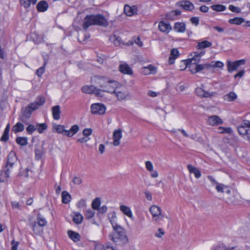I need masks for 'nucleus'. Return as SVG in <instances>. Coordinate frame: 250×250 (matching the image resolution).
Masks as SVG:
<instances>
[{
    "label": "nucleus",
    "instance_id": "obj_55",
    "mask_svg": "<svg viewBox=\"0 0 250 250\" xmlns=\"http://www.w3.org/2000/svg\"><path fill=\"white\" fill-rule=\"evenodd\" d=\"M165 234V231L162 229H159L155 233V236L158 238H161Z\"/></svg>",
    "mask_w": 250,
    "mask_h": 250
},
{
    "label": "nucleus",
    "instance_id": "obj_47",
    "mask_svg": "<svg viewBox=\"0 0 250 250\" xmlns=\"http://www.w3.org/2000/svg\"><path fill=\"white\" fill-rule=\"evenodd\" d=\"M193 56L192 57V58L194 59V60L200 62V58L202 56H203L205 54V51H203L200 53H198L197 52H195L193 53Z\"/></svg>",
    "mask_w": 250,
    "mask_h": 250
},
{
    "label": "nucleus",
    "instance_id": "obj_39",
    "mask_svg": "<svg viewBox=\"0 0 250 250\" xmlns=\"http://www.w3.org/2000/svg\"><path fill=\"white\" fill-rule=\"evenodd\" d=\"M16 142L19 145L24 146L28 144V140L26 137H19L16 139Z\"/></svg>",
    "mask_w": 250,
    "mask_h": 250
},
{
    "label": "nucleus",
    "instance_id": "obj_34",
    "mask_svg": "<svg viewBox=\"0 0 250 250\" xmlns=\"http://www.w3.org/2000/svg\"><path fill=\"white\" fill-rule=\"evenodd\" d=\"M181 5L185 9L188 10H191L194 7V5L192 3L188 0L182 1Z\"/></svg>",
    "mask_w": 250,
    "mask_h": 250
},
{
    "label": "nucleus",
    "instance_id": "obj_2",
    "mask_svg": "<svg viewBox=\"0 0 250 250\" xmlns=\"http://www.w3.org/2000/svg\"><path fill=\"white\" fill-rule=\"evenodd\" d=\"M95 25L106 27L108 23L105 17L101 14L86 15L83 21V29L86 30L89 26Z\"/></svg>",
    "mask_w": 250,
    "mask_h": 250
},
{
    "label": "nucleus",
    "instance_id": "obj_64",
    "mask_svg": "<svg viewBox=\"0 0 250 250\" xmlns=\"http://www.w3.org/2000/svg\"><path fill=\"white\" fill-rule=\"evenodd\" d=\"M89 140H90V138L89 137H87L84 136V137H83L82 138L78 139L77 141L78 142L81 143H85V142H87Z\"/></svg>",
    "mask_w": 250,
    "mask_h": 250
},
{
    "label": "nucleus",
    "instance_id": "obj_27",
    "mask_svg": "<svg viewBox=\"0 0 250 250\" xmlns=\"http://www.w3.org/2000/svg\"><path fill=\"white\" fill-rule=\"evenodd\" d=\"M34 222H36L39 226L42 227H44L47 224V221L45 218L43 217L40 213H38L37 216V221Z\"/></svg>",
    "mask_w": 250,
    "mask_h": 250
},
{
    "label": "nucleus",
    "instance_id": "obj_59",
    "mask_svg": "<svg viewBox=\"0 0 250 250\" xmlns=\"http://www.w3.org/2000/svg\"><path fill=\"white\" fill-rule=\"evenodd\" d=\"M190 21L191 22L194 24L195 26H197L199 24V19L198 17H193L190 18Z\"/></svg>",
    "mask_w": 250,
    "mask_h": 250
},
{
    "label": "nucleus",
    "instance_id": "obj_40",
    "mask_svg": "<svg viewBox=\"0 0 250 250\" xmlns=\"http://www.w3.org/2000/svg\"><path fill=\"white\" fill-rule=\"evenodd\" d=\"M101 205V199L99 197L96 198L92 202L91 206L94 210H98Z\"/></svg>",
    "mask_w": 250,
    "mask_h": 250
},
{
    "label": "nucleus",
    "instance_id": "obj_26",
    "mask_svg": "<svg viewBox=\"0 0 250 250\" xmlns=\"http://www.w3.org/2000/svg\"><path fill=\"white\" fill-rule=\"evenodd\" d=\"M120 209L124 214L130 218H132L133 214L129 207L125 205H121L120 207Z\"/></svg>",
    "mask_w": 250,
    "mask_h": 250
},
{
    "label": "nucleus",
    "instance_id": "obj_10",
    "mask_svg": "<svg viewBox=\"0 0 250 250\" xmlns=\"http://www.w3.org/2000/svg\"><path fill=\"white\" fill-rule=\"evenodd\" d=\"M17 161V157L16 153L14 151H11L7 157V162L6 167H7V171L9 170V168L12 167L14 164Z\"/></svg>",
    "mask_w": 250,
    "mask_h": 250
},
{
    "label": "nucleus",
    "instance_id": "obj_41",
    "mask_svg": "<svg viewBox=\"0 0 250 250\" xmlns=\"http://www.w3.org/2000/svg\"><path fill=\"white\" fill-rule=\"evenodd\" d=\"M54 128L56 130L57 133L62 134L65 136V131H67V130L64 129V126L63 125H57L54 127Z\"/></svg>",
    "mask_w": 250,
    "mask_h": 250
},
{
    "label": "nucleus",
    "instance_id": "obj_3",
    "mask_svg": "<svg viewBox=\"0 0 250 250\" xmlns=\"http://www.w3.org/2000/svg\"><path fill=\"white\" fill-rule=\"evenodd\" d=\"M45 101L43 96H38L35 101L29 104L24 109L22 110V115L20 117L21 121L25 123L30 118L32 112L42 105Z\"/></svg>",
    "mask_w": 250,
    "mask_h": 250
},
{
    "label": "nucleus",
    "instance_id": "obj_24",
    "mask_svg": "<svg viewBox=\"0 0 250 250\" xmlns=\"http://www.w3.org/2000/svg\"><path fill=\"white\" fill-rule=\"evenodd\" d=\"M61 107L59 105H56L52 107V112L53 118L58 120L60 118Z\"/></svg>",
    "mask_w": 250,
    "mask_h": 250
},
{
    "label": "nucleus",
    "instance_id": "obj_38",
    "mask_svg": "<svg viewBox=\"0 0 250 250\" xmlns=\"http://www.w3.org/2000/svg\"><path fill=\"white\" fill-rule=\"evenodd\" d=\"M10 130V125L8 124L5 128L4 133L1 138V140L4 142H6L9 139V132Z\"/></svg>",
    "mask_w": 250,
    "mask_h": 250
},
{
    "label": "nucleus",
    "instance_id": "obj_22",
    "mask_svg": "<svg viewBox=\"0 0 250 250\" xmlns=\"http://www.w3.org/2000/svg\"><path fill=\"white\" fill-rule=\"evenodd\" d=\"M48 4L46 1H40L37 5V9L39 12H44L47 10Z\"/></svg>",
    "mask_w": 250,
    "mask_h": 250
},
{
    "label": "nucleus",
    "instance_id": "obj_11",
    "mask_svg": "<svg viewBox=\"0 0 250 250\" xmlns=\"http://www.w3.org/2000/svg\"><path fill=\"white\" fill-rule=\"evenodd\" d=\"M199 62L194 60V59L192 58L191 59L188 60L186 62V67H188L189 69V71L192 73L194 74L197 73L196 71V66L197 63Z\"/></svg>",
    "mask_w": 250,
    "mask_h": 250
},
{
    "label": "nucleus",
    "instance_id": "obj_5",
    "mask_svg": "<svg viewBox=\"0 0 250 250\" xmlns=\"http://www.w3.org/2000/svg\"><path fill=\"white\" fill-rule=\"evenodd\" d=\"M92 83L99 85L102 88H104L109 84V79L106 77L100 76H95L91 78Z\"/></svg>",
    "mask_w": 250,
    "mask_h": 250
},
{
    "label": "nucleus",
    "instance_id": "obj_25",
    "mask_svg": "<svg viewBox=\"0 0 250 250\" xmlns=\"http://www.w3.org/2000/svg\"><path fill=\"white\" fill-rule=\"evenodd\" d=\"M174 29L177 32L183 33L186 30V25L184 22H176L174 26Z\"/></svg>",
    "mask_w": 250,
    "mask_h": 250
},
{
    "label": "nucleus",
    "instance_id": "obj_8",
    "mask_svg": "<svg viewBox=\"0 0 250 250\" xmlns=\"http://www.w3.org/2000/svg\"><path fill=\"white\" fill-rule=\"evenodd\" d=\"M91 112L93 114L103 115L106 110L105 106L102 104H93L91 106Z\"/></svg>",
    "mask_w": 250,
    "mask_h": 250
},
{
    "label": "nucleus",
    "instance_id": "obj_14",
    "mask_svg": "<svg viewBox=\"0 0 250 250\" xmlns=\"http://www.w3.org/2000/svg\"><path fill=\"white\" fill-rule=\"evenodd\" d=\"M122 137V131L119 129L114 131L113 134V145L114 146H118L120 145V140Z\"/></svg>",
    "mask_w": 250,
    "mask_h": 250
},
{
    "label": "nucleus",
    "instance_id": "obj_1",
    "mask_svg": "<svg viewBox=\"0 0 250 250\" xmlns=\"http://www.w3.org/2000/svg\"><path fill=\"white\" fill-rule=\"evenodd\" d=\"M108 217L114 232L109 235V237L116 245L123 246L128 242V238L125 234V230L116 223V214L113 211L108 213Z\"/></svg>",
    "mask_w": 250,
    "mask_h": 250
},
{
    "label": "nucleus",
    "instance_id": "obj_58",
    "mask_svg": "<svg viewBox=\"0 0 250 250\" xmlns=\"http://www.w3.org/2000/svg\"><path fill=\"white\" fill-rule=\"evenodd\" d=\"M72 182L75 185H80L82 183L83 180L79 177H74L73 179Z\"/></svg>",
    "mask_w": 250,
    "mask_h": 250
},
{
    "label": "nucleus",
    "instance_id": "obj_21",
    "mask_svg": "<svg viewBox=\"0 0 250 250\" xmlns=\"http://www.w3.org/2000/svg\"><path fill=\"white\" fill-rule=\"evenodd\" d=\"M120 71L128 75L132 74V71L130 67L126 63L122 64L119 66Z\"/></svg>",
    "mask_w": 250,
    "mask_h": 250
},
{
    "label": "nucleus",
    "instance_id": "obj_7",
    "mask_svg": "<svg viewBox=\"0 0 250 250\" xmlns=\"http://www.w3.org/2000/svg\"><path fill=\"white\" fill-rule=\"evenodd\" d=\"M149 211L152 214L153 220L155 221H159L164 219V216L161 213L160 207L157 206H152L149 208Z\"/></svg>",
    "mask_w": 250,
    "mask_h": 250
},
{
    "label": "nucleus",
    "instance_id": "obj_35",
    "mask_svg": "<svg viewBox=\"0 0 250 250\" xmlns=\"http://www.w3.org/2000/svg\"><path fill=\"white\" fill-rule=\"evenodd\" d=\"M143 69H144V71L148 70V72H144V74L145 75H147L150 73H155L156 72V68L154 66L149 64L146 67H144Z\"/></svg>",
    "mask_w": 250,
    "mask_h": 250
},
{
    "label": "nucleus",
    "instance_id": "obj_49",
    "mask_svg": "<svg viewBox=\"0 0 250 250\" xmlns=\"http://www.w3.org/2000/svg\"><path fill=\"white\" fill-rule=\"evenodd\" d=\"M36 130V126L33 125H29L26 128V132L28 134H32Z\"/></svg>",
    "mask_w": 250,
    "mask_h": 250
},
{
    "label": "nucleus",
    "instance_id": "obj_54",
    "mask_svg": "<svg viewBox=\"0 0 250 250\" xmlns=\"http://www.w3.org/2000/svg\"><path fill=\"white\" fill-rule=\"evenodd\" d=\"M204 91L205 90L202 88L197 87L196 88L195 92L197 96L199 97H203Z\"/></svg>",
    "mask_w": 250,
    "mask_h": 250
},
{
    "label": "nucleus",
    "instance_id": "obj_32",
    "mask_svg": "<svg viewBox=\"0 0 250 250\" xmlns=\"http://www.w3.org/2000/svg\"><path fill=\"white\" fill-rule=\"evenodd\" d=\"M24 129L23 125L21 122H18L12 127V130L15 133L22 131Z\"/></svg>",
    "mask_w": 250,
    "mask_h": 250
},
{
    "label": "nucleus",
    "instance_id": "obj_46",
    "mask_svg": "<svg viewBox=\"0 0 250 250\" xmlns=\"http://www.w3.org/2000/svg\"><path fill=\"white\" fill-rule=\"evenodd\" d=\"M246 127V126H244L243 123H242V125H240L238 127V131L239 133L241 135H246L248 130Z\"/></svg>",
    "mask_w": 250,
    "mask_h": 250
},
{
    "label": "nucleus",
    "instance_id": "obj_42",
    "mask_svg": "<svg viewBox=\"0 0 250 250\" xmlns=\"http://www.w3.org/2000/svg\"><path fill=\"white\" fill-rule=\"evenodd\" d=\"M47 128V125L45 123L37 124L36 125V129L40 133H42L44 130H46Z\"/></svg>",
    "mask_w": 250,
    "mask_h": 250
},
{
    "label": "nucleus",
    "instance_id": "obj_53",
    "mask_svg": "<svg viewBox=\"0 0 250 250\" xmlns=\"http://www.w3.org/2000/svg\"><path fill=\"white\" fill-rule=\"evenodd\" d=\"M86 205V201L83 199H81L77 204V207L79 208H83L85 207Z\"/></svg>",
    "mask_w": 250,
    "mask_h": 250
},
{
    "label": "nucleus",
    "instance_id": "obj_15",
    "mask_svg": "<svg viewBox=\"0 0 250 250\" xmlns=\"http://www.w3.org/2000/svg\"><path fill=\"white\" fill-rule=\"evenodd\" d=\"M117 83L116 81L109 80V84L106 87H104L103 90L106 92L110 93L112 94L114 92L115 88H117Z\"/></svg>",
    "mask_w": 250,
    "mask_h": 250
},
{
    "label": "nucleus",
    "instance_id": "obj_62",
    "mask_svg": "<svg viewBox=\"0 0 250 250\" xmlns=\"http://www.w3.org/2000/svg\"><path fill=\"white\" fill-rule=\"evenodd\" d=\"M208 179L210 181L212 186H215V187L217 184H219L213 178L212 176H208Z\"/></svg>",
    "mask_w": 250,
    "mask_h": 250
},
{
    "label": "nucleus",
    "instance_id": "obj_16",
    "mask_svg": "<svg viewBox=\"0 0 250 250\" xmlns=\"http://www.w3.org/2000/svg\"><path fill=\"white\" fill-rule=\"evenodd\" d=\"M187 168L189 172L193 174L196 178L198 179L201 176V173L197 167L188 164L187 166Z\"/></svg>",
    "mask_w": 250,
    "mask_h": 250
},
{
    "label": "nucleus",
    "instance_id": "obj_44",
    "mask_svg": "<svg viewBox=\"0 0 250 250\" xmlns=\"http://www.w3.org/2000/svg\"><path fill=\"white\" fill-rule=\"evenodd\" d=\"M211 8L213 10L218 12L224 11L226 9V7L221 4L213 5L211 6Z\"/></svg>",
    "mask_w": 250,
    "mask_h": 250
},
{
    "label": "nucleus",
    "instance_id": "obj_6",
    "mask_svg": "<svg viewBox=\"0 0 250 250\" xmlns=\"http://www.w3.org/2000/svg\"><path fill=\"white\" fill-rule=\"evenodd\" d=\"M82 90L84 93L95 94L98 97L104 96L103 93L104 92L103 88L102 89H98L94 85L83 86L82 87Z\"/></svg>",
    "mask_w": 250,
    "mask_h": 250
},
{
    "label": "nucleus",
    "instance_id": "obj_45",
    "mask_svg": "<svg viewBox=\"0 0 250 250\" xmlns=\"http://www.w3.org/2000/svg\"><path fill=\"white\" fill-rule=\"evenodd\" d=\"M218 132L220 133L231 134L232 133V129L231 127H224L220 126L218 129Z\"/></svg>",
    "mask_w": 250,
    "mask_h": 250
},
{
    "label": "nucleus",
    "instance_id": "obj_18",
    "mask_svg": "<svg viewBox=\"0 0 250 250\" xmlns=\"http://www.w3.org/2000/svg\"><path fill=\"white\" fill-rule=\"evenodd\" d=\"M33 231L37 235H40L43 232V227L39 226L36 222H31L30 224Z\"/></svg>",
    "mask_w": 250,
    "mask_h": 250
},
{
    "label": "nucleus",
    "instance_id": "obj_4",
    "mask_svg": "<svg viewBox=\"0 0 250 250\" xmlns=\"http://www.w3.org/2000/svg\"><path fill=\"white\" fill-rule=\"evenodd\" d=\"M117 97L118 100H128L130 99V96L129 91L125 88H115L113 94Z\"/></svg>",
    "mask_w": 250,
    "mask_h": 250
},
{
    "label": "nucleus",
    "instance_id": "obj_48",
    "mask_svg": "<svg viewBox=\"0 0 250 250\" xmlns=\"http://www.w3.org/2000/svg\"><path fill=\"white\" fill-rule=\"evenodd\" d=\"M95 211L91 209H87L84 213L86 219H89L93 218L95 215Z\"/></svg>",
    "mask_w": 250,
    "mask_h": 250
},
{
    "label": "nucleus",
    "instance_id": "obj_52",
    "mask_svg": "<svg viewBox=\"0 0 250 250\" xmlns=\"http://www.w3.org/2000/svg\"><path fill=\"white\" fill-rule=\"evenodd\" d=\"M197 63L196 66V71L197 72H200L203 70H204L205 69H207L206 63L205 64H198Z\"/></svg>",
    "mask_w": 250,
    "mask_h": 250
},
{
    "label": "nucleus",
    "instance_id": "obj_43",
    "mask_svg": "<svg viewBox=\"0 0 250 250\" xmlns=\"http://www.w3.org/2000/svg\"><path fill=\"white\" fill-rule=\"evenodd\" d=\"M8 177L7 171L0 170V182H4Z\"/></svg>",
    "mask_w": 250,
    "mask_h": 250
},
{
    "label": "nucleus",
    "instance_id": "obj_61",
    "mask_svg": "<svg viewBox=\"0 0 250 250\" xmlns=\"http://www.w3.org/2000/svg\"><path fill=\"white\" fill-rule=\"evenodd\" d=\"M229 9L235 13H239L240 12V9L239 8L235 7L232 5H230L229 7Z\"/></svg>",
    "mask_w": 250,
    "mask_h": 250
},
{
    "label": "nucleus",
    "instance_id": "obj_20",
    "mask_svg": "<svg viewBox=\"0 0 250 250\" xmlns=\"http://www.w3.org/2000/svg\"><path fill=\"white\" fill-rule=\"evenodd\" d=\"M179 55V52L177 49L174 48L171 50L170 56L169 58L168 62L171 64L174 63V60Z\"/></svg>",
    "mask_w": 250,
    "mask_h": 250
},
{
    "label": "nucleus",
    "instance_id": "obj_30",
    "mask_svg": "<svg viewBox=\"0 0 250 250\" xmlns=\"http://www.w3.org/2000/svg\"><path fill=\"white\" fill-rule=\"evenodd\" d=\"M212 45V43L208 41H204L199 42L196 48L197 49H202L207 47H210Z\"/></svg>",
    "mask_w": 250,
    "mask_h": 250
},
{
    "label": "nucleus",
    "instance_id": "obj_9",
    "mask_svg": "<svg viewBox=\"0 0 250 250\" xmlns=\"http://www.w3.org/2000/svg\"><path fill=\"white\" fill-rule=\"evenodd\" d=\"M245 63V60H240L234 62H227L228 70L229 72H232L238 69L239 66Z\"/></svg>",
    "mask_w": 250,
    "mask_h": 250
},
{
    "label": "nucleus",
    "instance_id": "obj_63",
    "mask_svg": "<svg viewBox=\"0 0 250 250\" xmlns=\"http://www.w3.org/2000/svg\"><path fill=\"white\" fill-rule=\"evenodd\" d=\"M215 94L214 92H208V91H204V93L203 96V97L208 98V97H211L214 95Z\"/></svg>",
    "mask_w": 250,
    "mask_h": 250
},
{
    "label": "nucleus",
    "instance_id": "obj_29",
    "mask_svg": "<svg viewBox=\"0 0 250 250\" xmlns=\"http://www.w3.org/2000/svg\"><path fill=\"white\" fill-rule=\"evenodd\" d=\"M180 14L181 12L179 10L172 11L167 14L166 18L167 20L173 21L175 19L176 17L180 15Z\"/></svg>",
    "mask_w": 250,
    "mask_h": 250
},
{
    "label": "nucleus",
    "instance_id": "obj_37",
    "mask_svg": "<svg viewBox=\"0 0 250 250\" xmlns=\"http://www.w3.org/2000/svg\"><path fill=\"white\" fill-rule=\"evenodd\" d=\"M37 1V0H20V2L22 6L25 8H28L31 3L35 4Z\"/></svg>",
    "mask_w": 250,
    "mask_h": 250
},
{
    "label": "nucleus",
    "instance_id": "obj_17",
    "mask_svg": "<svg viewBox=\"0 0 250 250\" xmlns=\"http://www.w3.org/2000/svg\"><path fill=\"white\" fill-rule=\"evenodd\" d=\"M159 30L166 33H168L171 30V27L169 23H166L163 21H161L159 24Z\"/></svg>",
    "mask_w": 250,
    "mask_h": 250
},
{
    "label": "nucleus",
    "instance_id": "obj_31",
    "mask_svg": "<svg viewBox=\"0 0 250 250\" xmlns=\"http://www.w3.org/2000/svg\"><path fill=\"white\" fill-rule=\"evenodd\" d=\"M62 202L64 204H68L71 200V195L66 191H63L62 193Z\"/></svg>",
    "mask_w": 250,
    "mask_h": 250
},
{
    "label": "nucleus",
    "instance_id": "obj_23",
    "mask_svg": "<svg viewBox=\"0 0 250 250\" xmlns=\"http://www.w3.org/2000/svg\"><path fill=\"white\" fill-rule=\"evenodd\" d=\"M79 127L78 125H73L71 126L69 130H67V131H65V136L69 137H72L75 134H76L79 131Z\"/></svg>",
    "mask_w": 250,
    "mask_h": 250
},
{
    "label": "nucleus",
    "instance_id": "obj_57",
    "mask_svg": "<svg viewBox=\"0 0 250 250\" xmlns=\"http://www.w3.org/2000/svg\"><path fill=\"white\" fill-rule=\"evenodd\" d=\"M92 130L91 128H85L83 131V135L85 136L89 137L88 136L92 134Z\"/></svg>",
    "mask_w": 250,
    "mask_h": 250
},
{
    "label": "nucleus",
    "instance_id": "obj_28",
    "mask_svg": "<svg viewBox=\"0 0 250 250\" xmlns=\"http://www.w3.org/2000/svg\"><path fill=\"white\" fill-rule=\"evenodd\" d=\"M237 98V94L234 92H230L229 93L225 95L223 98L225 100L228 102L234 101Z\"/></svg>",
    "mask_w": 250,
    "mask_h": 250
},
{
    "label": "nucleus",
    "instance_id": "obj_51",
    "mask_svg": "<svg viewBox=\"0 0 250 250\" xmlns=\"http://www.w3.org/2000/svg\"><path fill=\"white\" fill-rule=\"evenodd\" d=\"M227 188V186L220 183L217 184L215 187L216 189L218 192H224V189Z\"/></svg>",
    "mask_w": 250,
    "mask_h": 250
},
{
    "label": "nucleus",
    "instance_id": "obj_50",
    "mask_svg": "<svg viewBox=\"0 0 250 250\" xmlns=\"http://www.w3.org/2000/svg\"><path fill=\"white\" fill-rule=\"evenodd\" d=\"M46 61H44V65L42 67H40L39 68H38L37 71H36V74L39 77H40L41 76L43 73H44V68H45V66L46 64Z\"/></svg>",
    "mask_w": 250,
    "mask_h": 250
},
{
    "label": "nucleus",
    "instance_id": "obj_12",
    "mask_svg": "<svg viewBox=\"0 0 250 250\" xmlns=\"http://www.w3.org/2000/svg\"><path fill=\"white\" fill-rule=\"evenodd\" d=\"M207 122L208 125L212 126L221 125L223 123V120L216 115L209 116Z\"/></svg>",
    "mask_w": 250,
    "mask_h": 250
},
{
    "label": "nucleus",
    "instance_id": "obj_36",
    "mask_svg": "<svg viewBox=\"0 0 250 250\" xmlns=\"http://www.w3.org/2000/svg\"><path fill=\"white\" fill-rule=\"evenodd\" d=\"M229 22L230 24L240 25L244 22V19L243 18L236 17L233 19H229Z\"/></svg>",
    "mask_w": 250,
    "mask_h": 250
},
{
    "label": "nucleus",
    "instance_id": "obj_60",
    "mask_svg": "<svg viewBox=\"0 0 250 250\" xmlns=\"http://www.w3.org/2000/svg\"><path fill=\"white\" fill-rule=\"evenodd\" d=\"M96 250H106V246H104L101 244H97L95 246Z\"/></svg>",
    "mask_w": 250,
    "mask_h": 250
},
{
    "label": "nucleus",
    "instance_id": "obj_13",
    "mask_svg": "<svg viewBox=\"0 0 250 250\" xmlns=\"http://www.w3.org/2000/svg\"><path fill=\"white\" fill-rule=\"evenodd\" d=\"M137 7L135 5L130 6L126 4L124 6V13L128 16H132L137 14Z\"/></svg>",
    "mask_w": 250,
    "mask_h": 250
},
{
    "label": "nucleus",
    "instance_id": "obj_33",
    "mask_svg": "<svg viewBox=\"0 0 250 250\" xmlns=\"http://www.w3.org/2000/svg\"><path fill=\"white\" fill-rule=\"evenodd\" d=\"M83 217L79 212H76L73 218V222L76 224H80L82 223Z\"/></svg>",
    "mask_w": 250,
    "mask_h": 250
},
{
    "label": "nucleus",
    "instance_id": "obj_56",
    "mask_svg": "<svg viewBox=\"0 0 250 250\" xmlns=\"http://www.w3.org/2000/svg\"><path fill=\"white\" fill-rule=\"evenodd\" d=\"M146 169L149 171H152L153 166L152 163L150 161H146L145 163Z\"/></svg>",
    "mask_w": 250,
    "mask_h": 250
},
{
    "label": "nucleus",
    "instance_id": "obj_19",
    "mask_svg": "<svg viewBox=\"0 0 250 250\" xmlns=\"http://www.w3.org/2000/svg\"><path fill=\"white\" fill-rule=\"evenodd\" d=\"M67 234L69 237L74 242H77L80 240L81 236L80 234L75 231L69 230L67 231Z\"/></svg>",
    "mask_w": 250,
    "mask_h": 250
}]
</instances>
